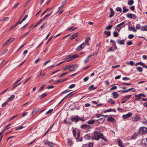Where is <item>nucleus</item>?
<instances>
[{
    "label": "nucleus",
    "instance_id": "nucleus-1",
    "mask_svg": "<svg viewBox=\"0 0 147 147\" xmlns=\"http://www.w3.org/2000/svg\"><path fill=\"white\" fill-rule=\"evenodd\" d=\"M102 136H103V134L100 133L98 131H95L92 138L93 139L98 140L101 138Z\"/></svg>",
    "mask_w": 147,
    "mask_h": 147
},
{
    "label": "nucleus",
    "instance_id": "nucleus-2",
    "mask_svg": "<svg viewBox=\"0 0 147 147\" xmlns=\"http://www.w3.org/2000/svg\"><path fill=\"white\" fill-rule=\"evenodd\" d=\"M139 132L142 134H144L147 132V128L145 127H142L140 128Z\"/></svg>",
    "mask_w": 147,
    "mask_h": 147
},
{
    "label": "nucleus",
    "instance_id": "nucleus-3",
    "mask_svg": "<svg viewBox=\"0 0 147 147\" xmlns=\"http://www.w3.org/2000/svg\"><path fill=\"white\" fill-rule=\"evenodd\" d=\"M77 67L78 65L76 64L71 66L69 65V70L71 71H75L77 69Z\"/></svg>",
    "mask_w": 147,
    "mask_h": 147
},
{
    "label": "nucleus",
    "instance_id": "nucleus-4",
    "mask_svg": "<svg viewBox=\"0 0 147 147\" xmlns=\"http://www.w3.org/2000/svg\"><path fill=\"white\" fill-rule=\"evenodd\" d=\"M135 96L136 97H138V99H135L134 100H135L138 101L139 100V99L141 98V97H146V96L143 93H141L139 94L135 95Z\"/></svg>",
    "mask_w": 147,
    "mask_h": 147
},
{
    "label": "nucleus",
    "instance_id": "nucleus-5",
    "mask_svg": "<svg viewBox=\"0 0 147 147\" xmlns=\"http://www.w3.org/2000/svg\"><path fill=\"white\" fill-rule=\"evenodd\" d=\"M132 96V95H127L124 96L122 100V101L121 102L122 103H123L126 102V101L128 100Z\"/></svg>",
    "mask_w": 147,
    "mask_h": 147
},
{
    "label": "nucleus",
    "instance_id": "nucleus-6",
    "mask_svg": "<svg viewBox=\"0 0 147 147\" xmlns=\"http://www.w3.org/2000/svg\"><path fill=\"white\" fill-rule=\"evenodd\" d=\"M127 16L128 18L131 19H135L136 18V16L134 14L131 13H128Z\"/></svg>",
    "mask_w": 147,
    "mask_h": 147
},
{
    "label": "nucleus",
    "instance_id": "nucleus-7",
    "mask_svg": "<svg viewBox=\"0 0 147 147\" xmlns=\"http://www.w3.org/2000/svg\"><path fill=\"white\" fill-rule=\"evenodd\" d=\"M140 118L139 115H136L133 117L132 120L135 122H137L140 120Z\"/></svg>",
    "mask_w": 147,
    "mask_h": 147
},
{
    "label": "nucleus",
    "instance_id": "nucleus-8",
    "mask_svg": "<svg viewBox=\"0 0 147 147\" xmlns=\"http://www.w3.org/2000/svg\"><path fill=\"white\" fill-rule=\"evenodd\" d=\"M141 143L143 146L147 145V138H144L142 139L141 140Z\"/></svg>",
    "mask_w": 147,
    "mask_h": 147
},
{
    "label": "nucleus",
    "instance_id": "nucleus-9",
    "mask_svg": "<svg viewBox=\"0 0 147 147\" xmlns=\"http://www.w3.org/2000/svg\"><path fill=\"white\" fill-rule=\"evenodd\" d=\"M71 120L73 122H77L79 121L78 116V115H76L74 117H72L71 118Z\"/></svg>",
    "mask_w": 147,
    "mask_h": 147
},
{
    "label": "nucleus",
    "instance_id": "nucleus-10",
    "mask_svg": "<svg viewBox=\"0 0 147 147\" xmlns=\"http://www.w3.org/2000/svg\"><path fill=\"white\" fill-rule=\"evenodd\" d=\"M132 115V113H131L129 112L126 115H123V117L124 119H126L130 117Z\"/></svg>",
    "mask_w": 147,
    "mask_h": 147
},
{
    "label": "nucleus",
    "instance_id": "nucleus-11",
    "mask_svg": "<svg viewBox=\"0 0 147 147\" xmlns=\"http://www.w3.org/2000/svg\"><path fill=\"white\" fill-rule=\"evenodd\" d=\"M105 120V118H101L98 119L96 120V121L99 123H103Z\"/></svg>",
    "mask_w": 147,
    "mask_h": 147
},
{
    "label": "nucleus",
    "instance_id": "nucleus-12",
    "mask_svg": "<svg viewBox=\"0 0 147 147\" xmlns=\"http://www.w3.org/2000/svg\"><path fill=\"white\" fill-rule=\"evenodd\" d=\"M113 98L114 99H116L119 96V95L118 94L117 92H114L112 93Z\"/></svg>",
    "mask_w": 147,
    "mask_h": 147
},
{
    "label": "nucleus",
    "instance_id": "nucleus-13",
    "mask_svg": "<svg viewBox=\"0 0 147 147\" xmlns=\"http://www.w3.org/2000/svg\"><path fill=\"white\" fill-rule=\"evenodd\" d=\"M44 144H47L50 147H53L55 145V144L53 143L52 142H49L48 141H47V142L45 143Z\"/></svg>",
    "mask_w": 147,
    "mask_h": 147
},
{
    "label": "nucleus",
    "instance_id": "nucleus-14",
    "mask_svg": "<svg viewBox=\"0 0 147 147\" xmlns=\"http://www.w3.org/2000/svg\"><path fill=\"white\" fill-rule=\"evenodd\" d=\"M117 142L118 143L119 146H120L121 147H124L123 146V142L121 139H119L118 140Z\"/></svg>",
    "mask_w": 147,
    "mask_h": 147
},
{
    "label": "nucleus",
    "instance_id": "nucleus-15",
    "mask_svg": "<svg viewBox=\"0 0 147 147\" xmlns=\"http://www.w3.org/2000/svg\"><path fill=\"white\" fill-rule=\"evenodd\" d=\"M52 13V11L50 12L49 14H47L44 17H43L41 19H42V20L43 21V20H46V19L48 18L51 15Z\"/></svg>",
    "mask_w": 147,
    "mask_h": 147
},
{
    "label": "nucleus",
    "instance_id": "nucleus-16",
    "mask_svg": "<svg viewBox=\"0 0 147 147\" xmlns=\"http://www.w3.org/2000/svg\"><path fill=\"white\" fill-rule=\"evenodd\" d=\"M128 29L129 31H132L134 32H135L136 31V30L134 28H133L132 26H128Z\"/></svg>",
    "mask_w": 147,
    "mask_h": 147
},
{
    "label": "nucleus",
    "instance_id": "nucleus-17",
    "mask_svg": "<svg viewBox=\"0 0 147 147\" xmlns=\"http://www.w3.org/2000/svg\"><path fill=\"white\" fill-rule=\"evenodd\" d=\"M107 119L109 122H113L115 120V119L112 117H108L107 118Z\"/></svg>",
    "mask_w": 147,
    "mask_h": 147
},
{
    "label": "nucleus",
    "instance_id": "nucleus-18",
    "mask_svg": "<svg viewBox=\"0 0 147 147\" xmlns=\"http://www.w3.org/2000/svg\"><path fill=\"white\" fill-rule=\"evenodd\" d=\"M15 97V96L14 95H12L11 96L8 98L7 101L8 102L10 101L13 100Z\"/></svg>",
    "mask_w": 147,
    "mask_h": 147
},
{
    "label": "nucleus",
    "instance_id": "nucleus-19",
    "mask_svg": "<svg viewBox=\"0 0 147 147\" xmlns=\"http://www.w3.org/2000/svg\"><path fill=\"white\" fill-rule=\"evenodd\" d=\"M125 41L124 39H122L121 40H117V42L118 44L120 45H123L124 44V42Z\"/></svg>",
    "mask_w": 147,
    "mask_h": 147
},
{
    "label": "nucleus",
    "instance_id": "nucleus-20",
    "mask_svg": "<svg viewBox=\"0 0 147 147\" xmlns=\"http://www.w3.org/2000/svg\"><path fill=\"white\" fill-rule=\"evenodd\" d=\"M14 38H10L9 40H7L6 41L8 43V45H9L11 42L14 40Z\"/></svg>",
    "mask_w": 147,
    "mask_h": 147
},
{
    "label": "nucleus",
    "instance_id": "nucleus-21",
    "mask_svg": "<svg viewBox=\"0 0 147 147\" xmlns=\"http://www.w3.org/2000/svg\"><path fill=\"white\" fill-rule=\"evenodd\" d=\"M95 121V120H90L87 122V123L88 124H92L94 123Z\"/></svg>",
    "mask_w": 147,
    "mask_h": 147
},
{
    "label": "nucleus",
    "instance_id": "nucleus-22",
    "mask_svg": "<svg viewBox=\"0 0 147 147\" xmlns=\"http://www.w3.org/2000/svg\"><path fill=\"white\" fill-rule=\"evenodd\" d=\"M78 33H76L72 34L71 36V39H74L75 37L77 36V34Z\"/></svg>",
    "mask_w": 147,
    "mask_h": 147
},
{
    "label": "nucleus",
    "instance_id": "nucleus-23",
    "mask_svg": "<svg viewBox=\"0 0 147 147\" xmlns=\"http://www.w3.org/2000/svg\"><path fill=\"white\" fill-rule=\"evenodd\" d=\"M84 48V47L82 46V45H80L77 48V50L80 51L82 49Z\"/></svg>",
    "mask_w": 147,
    "mask_h": 147
},
{
    "label": "nucleus",
    "instance_id": "nucleus-24",
    "mask_svg": "<svg viewBox=\"0 0 147 147\" xmlns=\"http://www.w3.org/2000/svg\"><path fill=\"white\" fill-rule=\"evenodd\" d=\"M28 17V15H26L25 16V17L22 19V21L20 22L19 24H21L23 21H24L26 19V18Z\"/></svg>",
    "mask_w": 147,
    "mask_h": 147
},
{
    "label": "nucleus",
    "instance_id": "nucleus-25",
    "mask_svg": "<svg viewBox=\"0 0 147 147\" xmlns=\"http://www.w3.org/2000/svg\"><path fill=\"white\" fill-rule=\"evenodd\" d=\"M134 3V1L133 0H130L128 2V4L129 5H132Z\"/></svg>",
    "mask_w": 147,
    "mask_h": 147
},
{
    "label": "nucleus",
    "instance_id": "nucleus-26",
    "mask_svg": "<svg viewBox=\"0 0 147 147\" xmlns=\"http://www.w3.org/2000/svg\"><path fill=\"white\" fill-rule=\"evenodd\" d=\"M47 95V94L46 93H45L44 94H42L41 95L39 96V97L40 98V99H42L44 98Z\"/></svg>",
    "mask_w": 147,
    "mask_h": 147
},
{
    "label": "nucleus",
    "instance_id": "nucleus-27",
    "mask_svg": "<svg viewBox=\"0 0 147 147\" xmlns=\"http://www.w3.org/2000/svg\"><path fill=\"white\" fill-rule=\"evenodd\" d=\"M123 12L124 13H125L129 11V9H126L125 7H123Z\"/></svg>",
    "mask_w": 147,
    "mask_h": 147
},
{
    "label": "nucleus",
    "instance_id": "nucleus-28",
    "mask_svg": "<svg viewBox=\"0 0 147 147\" xmlns=\"http://www.w3.org/2000/svg\"><path fill=\"white\" fill-rule=\"evenodd\" d=\"M134 89V88H129L127 90H123V91H122V92H123V93H125V92H129L131 90H133V89Z\"/></svg>",
    "mask_w": 147,
    "mask_h": 147
},
{
    "label": "nucleus",
    "instance_id": "nucleus-29",
    "mask_svg": "<svg viewBox=\"0 0 147 147\" xmlns=\"http://www.w3.org/2000/svg\"><path fill=\"white\" fill-rule=\"evenodd\" d=\"M23 78V77H22L21 78H20L19 80H16V81L13 84V85H15L16 84L18 83V82H20L21 80Z\"/></svg>",
    "mask_w": 147,
    "mask_h": 147
},
{
    "label": "nucleus",
    "instance_id": "nucleus-30",
    "mask_svg": "<svg viewBox=\"0 0 147 147\" xmlns=\"http://www.w3.org/2000/svg\"><path fill=\"white\" fill-rule=\"evenodd\" d=\"M141 30L142 31H147L146 26H142L141 28Z\"/></svg>",
    "mask_w": 147,
    "mask_h": 147
},
{
    "label": "nucleus",
    "instance_id": "nucleus-31",
    "mask_svg": "<svg viewBox=\"0 0 147 147\" xmlns=\"http://www.w3.org/2000/svg\"><path fill=\"white\" fill-rule=\"evenodd\" d=\"M43 20L41 19H40L34 26V28L37 25L39 24Z\"/></svg>",
    "mask_w": 147,
    "mask_h": 147
},
{
    "label": "nucleus",
    "instance_id": "nucleus-32",
    "mask_svg": "<svg viewBox=\"0 0 147 147\" xmlns=\"http://www.w3.org/2000/svg\"><path fill=\"white\" fill-rule=\"evenodd\" d=\"M67 142L69 145L70 146H71V145L72 144V141L70 139H68L67 140Z\"/></svg>",
    "mask_w": 147,
    "mask_h": 147
},
{
    "label": "nucleus",
    "instance_id": "nucleus-33",
    "mask_svg": "<svg viewBox=\"0 0 147 147\" xmlns=\"http://www.w3.org/2000/svg\"><path fill=\"white\" fill-rule=\"evenodd\" d=\"M84 138L85 139L89 140L90 139L91 137L89 135H86L84 136Z\"/></svg>",
    "mask_w": 147,
    "mask_h": 147
},
{
    "label": "nucleus",
    "instance_id": "nucleus-34",
    "mask_svg": "<svg viewBox=\"0 0 147 147\" xmlns=\"http://www.w3.org/2000/svg\"><path fill=\"white\" fill-rule=\"evenodd\" d=\"M53 111V109H51L46 113V115L49 114L51 113Z\"/></svg>",
    "mask_w": 147,
    "mask_h": 147
},
{
    "label": "nucleus",
    "instance_id": "nucleus-35",
    "mask_svg": "<svg viewBox=\"0 0 147 147\" xmlns=\"http://www.w3.org/2000/svg\"><path fill=\"white\" fill-rule=\"evenodd\" d=\"M94 85H91L90 87H89L88 88V89L89 90L92 89V90H94L96 88V87H95L94 88Z\"/></svg>",
    "mask_w": 147,
    "mask_h": 147
},
{
    "label": "nucleus",
    "instance_id": "nucleus-36",
    "mask_svg": "<svg viewBox=\"0 0 147 147\" xmlns=\"http://www.w3.org/2000/svg\"><path fill=\"white\" fill-rule=\"evenodd\" d=\"M108 102L110 103L111 104H113L115 103V101L113 100L111 98L109 99Z\"/></svg>",
    "mask_w": 147,
    "mask_h": 147
},
{
    "label": "nucleus",
    "instance_id": "nucleus-37",
    "mask_svg": "<svg viewBox=\"0 0 147 147\" xmlns=\"http://www.w3.org/2000/svg\"><path fill=\"white\" fill-rule=\"evenodd\" d=\"M104 34H106L108 36H110L111 35V32L109 31H105L104 32Z\"/></svg>",
    "mask_w": 147,
    "mask_h": 147
},
{
    "label": "nucleus",
    "instance_id": "nucleus-38",
    "mask_svg": "<svg viewBox=\"0 0 147 147\" xmlns=\"http://www.w3.org/2000/svg\"><path fill=\"white\" fill-rule=\"evenodd\" d=\"M86 125H87V124H86L82 125H81V127L84 129H86V128H87Z\"/></svg>",
    "mask_w": 147,
    "mask_h": 147
},
{
    "label": "nucleus",
    "instance_id": "nucleus-39",
    "mask_svg": "<svg viewBox=\"0 0 147 147\" xmlns=\"http://www.w3.org/2000/svg\"><path fill=\"white\" fill-rule=\"evenodd\" d=\"M126 63L128 65L130 64L131 65H133L134 64V62L132 61H129V62H127Z\"/></svg>",
    "mask_w": 147,
    "mask_h": 147
},
{
    "label": "nucleus",
    "instance_id": "nucleus-40",
    "mask_svg": "<svg viewBox=\"0 0 147 147\" xmlns=\"http://www.w3.org/2000/svg\"><path fill=\"white\" fill-rule=\"evenodd\" d=\"M69 65H68L67 66H66L65 67H64L63 69V71H65L66 70H67L68 69H69Z\"/></svg>",
    "mask_w": 147,
    "mask_h": 147
},
{
    "label": "nucleus",
    "instance_id": "nucleus-41",
    "mask_svg": "<svg viewBox=\"0 0 147 147\" xmlns=\"http://www.w3.org/2000/svg\"><path fill=\"white\" fill-rule=\"evenodd\" d=\"M138 133H134L133 135L132 136L131 138L132 139H135L136 138V136L138 135Z\"/></svg>",
    "mask_w": 147,
    "mask_h": 147
},
{
    "label": "nucleus",
    "instance_id": "nucleus-42",
    "mask_svg": "<svg viewBox=\"0 0 147 147\" xmlns=\"http://www.w3.org/2000/svg\"><path fill=\"white\" fill-rule=\"evenodd\" d=\"M134 37V35L132 34H130L128 36V38L129 39L133 38Z\"/></svg>",
    "mask_w": 147,
    "mask_h": 147
},
{
    "label": "nucleus",
    "instance_id": "nucleus-43",
    "mask_svg": "<svg viewBox=\"0 0 147 147\" xmlns=\"http://www.w3.org/2000/svg\"><path fill=\"white\" fill-rule=\"evenodd\" d=\"M118 36V34L117 32H113V36L115 37H117Z\"/></svg>",
    "mask_w": 147,
    "mask_h": 147
},
{
    "label": "nucleus",
    "instance_id": "nucleus-44",
    "mask_svg": "<svg viewBox=\"0 0 147 147\" xmlns=\"http://www.w3.org/2000/svg\"><path fill=\"white\" fill-rule=\"evenodd\" d=\"M137 70L138 71L140 72H141L142 71V68L141 67H137Z\"/></svg>",
    "mask_w": 147,
    "mask_h": 147
},
{
    "label": "nucleus",
    "instance_id": "nucleus-45",
    "mask_svg": "<svg viewBox=\"0 0 147 147\" xmlns=\"http://www.w3.org/2000/svg\"><path fill=\"white\" fill-rule=\"evenodd\" d=\"M76 85L75 84H72L69 87V88L70 89H71L74 87Z\"/></svg>",
    "mask_w": 147,
    "mask_h": 147
},
{
    "label": "nucleus",
    "instance_id": "nucleus-46",
    "mask_svg": "<svg viewBox=\"0 0 147 147\" xmlns=\"http://www.w3.org/2000/svg\"><path fill=\"white\" fill-rule=\"evenodd\" d=\"M112 26V25H109L108 26L106 27V29L107 30H110Z\"/></svg>",
    "mask_w": 147,
    "mask_h": 147
},
{
    "label": "nucleus",
    "instance_id": "nucleus-47",
    "mask_svg": "<svg viewBox=\"0 0 147 147\" xmlns=\"http://www.w3.org/2000/svg\"><path fill=\"white\" fill-rule=\"evenodd\" d=\"M125 23L124 22H122L121 23L117 25V27H119L122 25H123Z\"/></svg>",
    "mask_w": 147,
    "mask_h": 147
},
{
    "label": "nucleus",
    "instance_id": "nucleus-48",
    "mask_svg": "<svg viewBox=\"0 0 147 147\" xmlns=\"http://www.w3.org/2000/svg\"><path fill=\"white\" fill-rule=\"evenodd\" d=\"M68 73V72H67L65 73H64L62 74L61 75L59 76V78H61L62 77V76L66 75Z\"/></svg>",
    "mask_w": 147,
    "mask_h": 147
},
{
    "label": "nucleus",
    "instance_id": "nucleus-49",
    "mask_svg": "<svg viewBox=\"0 0 147 147\" xmlns=\"http://www.w3.org/2000/svg\"><path fill=\"white\" fill-rule=\"evenodd\" d=\"M52 8H51L49 9V8H47L45 11L41 15V16H43L44 14H45L49 9H51Z\"/></svg>",
    "mask_w": 147,
    "mask_h": 147
},
{
    "label": "nucleus",
    "instance_id": "nucleus-50",
    "mask_svg": "<svg viewBox=\"0 0 147 147\" xmlns=\"http://www.w3.org/2000/svg\"><path fill=\"white\" fill-rule=\"evenodd\" d=\"M115 12L114 11L111 12V14L109 15V17L111 18L112 17L114 14Z\"/></svg>",
    "mask_w": 147,
    "mask_h": 147
},
{
    "label": "nucleus",
    "instance_id": "nucleus-51",
    "mask_svg": "<svg viewBox=\"0 0 147 147\" xmlns=\"http://www.w3.org/2000/svg\"><path fill=\"white\" fill-rule=\"evenodd\" d=\"M116 10H117V11H120L121 12L122 11L121 8L119 7H117L116 8Z\"/></svg>",
    "mask_w": 147,
    "mask_h": 147
},
{
    "label": "nucleus",
    "instance_id": "nucleus-52",
    "mask_svg": "<svg viewBox=\"0 0 147 147\" xmlns=\"http://www.w3.org/2000/svg\"><path fill=\"white\" fill-rule=\"evenodd\" d=\"M23 128V127L22 126H21L18 127L16 128L15 129L16 131H17L18 130L21 129H22Z\"/></svg>",
    "mask_w": 147,
    "mask_h": 147
},
{
    "label": "nucleus",
    "instance_id": "nucleus-53",
    "mask_svg": "<svg viewBox=\"0 0 147 147\" xmlns=\"http://www.w3.org/2000/svg\"><path fill=\"white\" fill-rule=\"evenodd\" d=\"M140 24H138L136 25V29H138L140 28Z\"/></svg>",
    "mask_w": 147,
    "mask_h": 147
},
{
    "label": "nucleus",
    "instance_id": "nucleus-54",
    "mask_svg": "<svg viewBox=\"0 0 147 147\" xmlns=\"http://www.w3.org/2000/svg\"><path fill=\"white\" fill-rule=\"evenodd\" d=\"M130 78H127V77H124L123 78V80H126V81L130 80Z\"/></svg>",
    "mask_w": 147,
    "mask_h": 147
},
{
    "label": "nucleus",
    "instance_id": "nucleus-55",
    "mask_svg": "<svg viewBox=\"0 0 147 147\" xmlns=\"http://www.w3.org/2000/svg\"><path fill=\"white\" fill-rule=\"evenodd\" d=\"M117 87L116 86H113L110 88V90H113L116 89L117 88Z\"/></svg>",
    "mask_w": 147,
    "mask_h": 147
},
{
    "label": "nucleus",
    "instance_id": "nucleus-56",
    "mask_svg": "<svg viewBox=\"0 0 147 147\" xmlns=\"http://www.w3.org/2000/svg\"><path fill=\"white\" fill-rule=\"evenodd\" d=\"M67 2V0H64L62 3V7H63L66 4V3Z\"/></svg>",
    "mask_w": 147,
    "mask_h": 147
},
{
    "label": "nucleus",
    "instance_id": "nucleus-57",
    "mask_svg": "<svg viewBox=\"0 0 147 147\" xmlns=\"http://www.w3.org/2000/svg\"><path fill=\"white\" fill-rule=\"evenodd\" d=\"M120 67V65H115V66H113L112 67V68L113 69H114V68H117L118 67Z\"/></svg>",
    "mask_w": 147,
    "mask_h": 147
},
{
    "label": "nucleus",
    "instance_id": "nucleus-58",
    "mask_svg": "<svg viewBox=\"0 0 147 147\" xmlns=\"http://www.w3.org/2000/svg\"><path fill=\"white\" fill-rule=\"evenodd\" d=\"M141 64V66H143L146 69L147 68V66L144 63H142Z\"/></svg>",
    "mask_w": 147,
    "mask_h": 147
},
{
    "label": "nucleus",
    "instance_id": "nucleus-59",
    "mask_svg": "<svg viewBox=\"0 0 147 147\" xmlns=\"http://www.w3.org/2000/svg\"><path fill=\"white\" fill-rule=\"evenodd\" d=\"M8 101L7 100L5 102L3 103L2 105V106L3 107L5 106L8 103Z\"/></svg>",
    "mask_w": 147,
    "mask_h": 147
},
{
    "label": "nucleus",
    "instance_id": "nucleus-60",
    "mask_svg": "<svg viewBox=\"0 0 147 147\" xmlns=\"http://www.w3.org/2000/svg\"><path fill=\"white\" fill-rule=\"evenodd\" d=\"M29 32H30V31H29L28 32H26L23 35V36H22L21 38H24V37H25V36H26V35H27L29 34Z\"/></svg>",
    "mask_w": 147,
    "mask_h": 147
},
{
    "label": "nucleus",
    "instance_id": "nucleus-61",
    "mask_svg": "<svg viewBox=\"0 0 147 147\" xmlns=\"http://www.w3.org/2000/svg\"><path fill=\"white\" fill-rule=\"evenodd\" d=\"M90 38L89 37H88L86 39V42L87 43H88V42L90 40Z\"/></svg>",
    "mask_w": 147,
    "mask_h": 147
},
{
    "label": "nucleus",
    "instance_id": "nucleus-62",
    "mask_svg": "<svg viewBox=\"0 0 147 147\" xmlns=\"http://www.w3.org/2000/svg\"><path fill=\"white\" fill-rule=\"evenodd\" d=\"M132 44V42L131 41H129V42H127V44L128 45H131Z\"/></svg>",
    "mask_w": 147,
    "mask_h": 147
},
{
    "label": "nucleus",
    "instance_id": "nucleus-63",
    "mask_svg": "<svg viewBox=\"0 0 147 147\" xmlns=\"http://www.w3.org/2000/svg\"><path fill=\"white\" fill-rule=\"evenodd\" d=\"M101 138L103 140H104V141L105 142H107V139L104 137H103V135L101 136Z\"/></svg>",
    "mask_w": 147,
    "mask_h": 147
},
{
    "label": "nucleus",
    "instance_id": "nucleus-64",
    "mask_svg": "<svg viewBox=\"0 0 147 147\" xmlns=\"http://www.w3.org/2000/svg\"><path fill=\"white\" fill-rule=\"evenodd\" d=\"M9 19V17H5L3 18V21H5Z\"/></svg>",
    "mask_w": 147,
    "mask_h": 147
}]
</instances>
